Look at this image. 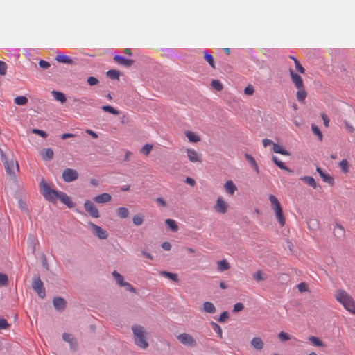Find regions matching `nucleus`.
Returning <instances> with one entry per match:
<instances>
[{
	"instance_id": "nucleus-1",
	"label": "nucleus",
	"mask_w": 355,
	"mask_h": 355,
	"mask_svg": "<svg viewBox=\"0 0 355 355\" xmlns=\"http://www.w3.org/2000/svg\"><path fill=\"white\" fill-rule=\"evenodd\" d=\"M40 187L42 189V195L46 200L53 204H55L57 202V199L58 198L68 208H73L75 207V203L67 193L51 189L43 179L40 182Z\"/></svg>"
},
{
	"instance_id": "nucleus-2",
	"label": "nucleus",
	"mask_w": 355,
	"mask_h": 355,
	"mask_svg": "<svg viewBox=\"0 0 355 355\" xmlns=\"http://www.w3.org/2000/svg\"><path fill=\"white\" fill-rule=\"evenodd\" d=\"M134 336L135 344L139 348L145 349L149 346L146 339L147 332L144 327L141 325H134L132 327Z\"/></svg>"
},
{
	"instance_id": "nucleus-3",
	"label": "nucleus",
	"mask_w": 355,
	"mask_h": 355,
	"mask_svg": "<svg viewBox=\"0 0 355 355\" xmlns=\"http://www.w3.org/2000/svg\"><path fill=\"white\" fill-rule=\"evenodd\" d=\"M337 300L343 304L344 307L350 313L355 314V302L353 299L347 295V293L341 291L339 292Z\"/></svg>"
},
{
	"instance_id": "nucleus-4",
	"label": "nucleus",
	"mask_w": 355,
	"mask_h": 355,
	"mask_svg": "<svg viewBox=\"0 0 355 355\" xmlns=\"http://www.w3.org/2000/svg\"><path fill=\"white\" fill-rule=\"evenodd\" d=\"M177 339L184 345L189 347H196L197 342L193 337L187 333H182L177 336Z\"/></svg>"
},
{
	"instance_id": "nucleus-5",
	"label": "nucleus",
	"mask_w": 355,
	"mask_h": 355,
	"mask_svg": "<svg viewBox=\"0 0 355 355\" xmlns=\"http://www.w3.org/2000/svg\"><path fill=\"white\" fill-rule=\"evenodd\" d=\"M88 225L92 233L100 239H105L108 237V232L101 227L94 224L91 221L88 223Z\"/></svg>"
},
{
	"instance_id": "nucleus-6",
	"label": "nucleus",
	"mask_w": 355,
	"mask_h": 355,
	"mask_svg": "<svg viewBox=\"0 0 355 355\" xmlns=\"http://www.w3.org/2000/svg\"><path fill=\"white\" fill-rule=\"evenodd\" d=\"M32 287L33 290L37 292L38 296L40 298L44 299L45 297V288L44 286L43 282L39 277L33 278Z\"/></svg>"
},
{
	"instance_id": "nucleus-7",
	"label": "nucleus",
	"mask_w": 355,
	"mask_h": 355,
	"mask_svg": "<svg viewBox=\"0 0 355 355\" xmlns=\"http://www.w3.org/2000/svg\"><path fill=\"white\" fill-rule=\"evenodd\" d=\"M78 173L72 168H66L63 171L62 178L65 182H71L78 178Z\"/></svg>"
},
{
	"instance_id": "nucleus-8",
	"label": "nucleus",
	"mask_w": 355,
	"mask_h": 355,
	"mask_svg": "<svg viewBox=\"0 0 355 355\" xmlns=\"http://www.w3.org/2000/svg\"><path fill=\"white\" fill-rule=\"evenodd\" d=\"M84 208L88 214L93 218H99L100 214L98 209L89 200H85L84 202Z\"/></svg>"
},
{
	"instance_id": "nucleus-9",
	"label": "nucleus",
	"mask_w": 355,
	"mask_h": 355,
	"mask_svg": "<svg viewBox=\"0 0 355 355\" xmlns=\"http://www.w3.org/2000/svg\"><path fill=\"white\" fill-rule=\"evenodd\" d=\"M15 166H16L17 170L19 169L18 162H16L14 163L13 160L10 159V161L8 162V164H6L4 166V168L6 169V173L10 176V179L15 182H17V177L15 173Z\"/></svg>"
},
{
	"instance_id": "nucleus-10",
	"label": "nucleus",
	"mask_w": 355,
	"mask_h": 355,
	"mask_svg": "<svg viewBox=\"0 0 355 355\" xmlns=\"http://www.w3.org/2000/svg\"><path fill=\"white\" fill-rule=\"evenodd\" d=\"M67 301L62 297H55L53 300V305L56 311L62 312L67 307Z\"/></svg>"
},
{
	"instance_id": "nucleus-11",
	"label": "nucleus",
	"mask_w": 355,
	"mask_h": 355,
	"mask_svg": "<svg viewBox=\"0 0 355 355\" xmlns=\"http://www.w3.org/2000/svg\"><path fill=\"white\" fill-rule=\"evenodd\" d=\"M228 206L222 197L218 198L216 203L214 205V209L220 214H225L227 211Z\"/></svg>"
},
{
	"instance_id": "nucleus-12",
	"label": "nucleus",
	"mask_w": 355,
	"mask_h": 355,
	"mask_svg": "<svg viewBox=\"0 0 355 355\" xmlns=\"http://www.w3.org/2000/svg\"><path fill=\"white\" fill-rule=\"evenodd\" d=\"M290 76L292 80V82L295 85V86L297 88H303L304 87V83L302 77L294 72V71L292 69H289Z\"/></svg>"
},
{
	"instance_id": "nucleus-13",
	"label": "nucleus",
	"mask_w": 355,
	"mask_h": 355,
	"mask_svg": "<svg viewBox=\"0 0 355 355\" xmlns=\"http://www.w3.org/2000/svg\"><path fill=\"white\" fill-rule=\"evenodd\" d=\"M114 60L117 64L125 66L126 67L132 66L135 62L133 60L127 59L126 58L119 55H116L114 57Z\"/></svg>"
},
{
	"instance_id": "nucleus-14",
	"label": "nucleus",
	"mask_w": 355,
	"mask_h": 355,
	"mask_svg": "<svg viewBox=\"0 0 355 355\" xmlns=\"http://www.w3.org/2000/svg\"><path fill=\"white\" fill-rule=\"evenodd\" d=\"M40 155L44 160L51 161L53 158L54 153L51 148H48L42 149L40 151Z\"/></svg>"
},
{
	"instance_id": "nucleus-15",
	"label": "nucleus",
	"mask_w": 355,
	"mask_h": 355,
	"mask_svg": "<svg viewBox=\"0 0 355 355\" xmlns=\"http://www.w3.org/2000/svg\"><path fill=\"white\" fill-rule=\"evenodd\" d=\"M112 196L107 193H101L94 198V201L97 203H106L111 200Z\"/></svg>"
},
{
	"instance_id": "nucleus-16",
	"label": "nucleus",
	"mask_w": 355,
	"mask_h": 355,
	"mask_svg": "<svg viewBox=\"0 0 355 355\" xmlns=\"http://www.w3.org/2000/svg\"><path fill=\"white\" fill-rule=\"evenodd\" d=\"M187 154L189 159L192 162H201L202 159H200L198 154L193 149H187Z\"/></svg>"
},
{
	"instance_id": "nucleus-17",
	"label": "nucleus",
	"mask_w": 355,
	"mask_h": 355,
	"mask_svg": "<svg viewBox=\"0 0 355 355\" xmlns=\"http://www.w3.org/2000/svg\"><path fill=\"white\" fill-rule=\"evenodd\" d=\"M55 60L60 63L67 64H73L74 61L68 55L58 54L55 58Z\"/></svg>"
},
{
	"instance_id": "nucleus-18",
	"label": "nucleus",
	"mask_w": 355,
	"mask_h": 355,
	"mask_svg": "<svg viewBox=\"0 0 355 355\" xmlns=\"http://www.w3.org/2000/svg\"><path fill=\"white\" fill-rule=\"evenodd\" d=\"M275 211V216L279 221L281 227H283L285 225L286 220L283 214V209L282 207H279L277 209H274Z\"/></svg>"
},
{
	"instance_id": "nucleus-19",
	"label": "nucleus",
	"mask_w": 355,
	"mask_h": 355,
	"mask_svg": "<svg viewBox=\"0 0 355 355\" xmlns=\"http://www.w3.org/2000/svg\"><path fill=\"white\" fill-rule=\"evenodd\" d=\"M251 345L257 350H261L263 347V342L259 337H254L251 340Z\"/></svg>"
},
{
	"instance_id": "nucleus-20",
	"label": "nucleus",
	"mask_w": 355,
	"mask_h": 355,
	"mask_svg": "<svg viewBox=\"0 0 355 355\" xmlns=\"http://www.w3.org/2000/svg\"><path fill=\"white\" fill-rule=\"evenodd\" d=\"M159 274L161 276L166 277V278L173 281L174 282L177 283L179 282L178 276L175 273L163 270V271H161Z\"/></svg>"
},
{
	"instance_id": "nucleus-21",
	"label": "nucleus",
	"mask_w": 355,
	"mask_h": 355,
	"mask_svg": "<svg viewBox=\"0 0 355 355\" xmlns=\"http://www.w3.org/2000/svg\"><path fill=\"white\" fill-rule=\"evenodd\" d=\"M224 187L225 191L230 195H233L237 189L236 187L232 180L227 181Z\"/></svg>"
},
{
	"instance_id": "nucleus-22",
	"label": "nucleus",
	"mask_w": 355,
	"mask_h": 355,
	"mask_svg": "<svg viewBox=\"0 0 355 355\" xmlns=\"http://www.w3.org/2000/svg\"><path fill=\"white\" fill-rule=\"evenodd\" d=\"M51 94L56 101H60L61 103L66 102L67 98L64 93L53 90L51 92Z\"/></svg>"
},
{
	"instance_id": "nucleus-23",
	"label": "nucleus",
	"mask_w": 355,
	"mask_h": 355,
	"mask_svg": "<svg viewBox=\"0 0 355 355\" xmlns=\"http://www.w3.org/2000/svg\"><path fill=\"white\" fill-rule=\"evenodd\" d=\"M165 224L167 226V227L173 232H177L179 230L177 223L173 219H166L165 221Z\"/></svg>"
},
{
	"instance_id": "nucleus-24",
	"label": "nucleus",
	"mask_w": 355,
	"mask_h": 355,
	"mask_svg": "<svg viewBox=\"0 0 355 355\" xmlns=\"http://www.w3.org/2000/svg\"><path fill=\"white\" fill-rule=\"evenodd\" d=\"M302 181L308 184L309 186L312 187L314 189L318 187V184L313 177L311 176H304L300 178Z\"/></svg>"
},
{
	"instance_id": "nucleus-25",
	"label": "nucleus",
	"mask_w": 355,
	"mask_h": 355,
	"mask_svg": "<svg viewBox=\"0 0 355 355\" xmlns=\"http://www.w3.org/2000/svg\"><path fill=\"white\" fill-rule=\"evenodd\" d=\"M245 157L246 160L250 164L251 166L256 171L257 173H259V167L254 158L251 155L248 153L245 154Z\"/></svg>"
},
{
	"instance_id": "nucleus-26",
	"label": "nucleus",
	"mask_w": 355,
	"mask_h": 355,
	"mask_svg": "<svg viewBox=\"0 0 355 355\" xmlns=\"http://www.w3.org/2000/svg\"><path fill=\"white\" fill-rule=\"evenodd\" d=\"M272 161L279 168L281 169L285 170L289 173H293V170L288 168L284 162L280 161L276 156L272 157Z\"/></svg>"
},
{
	"instance_id": "nucleus-27",
	"label": "nucleus",
	"mask_w": 355,
	"mask_h": 355,
	"mask_svg": "<svg viewBox=\"0 0 355 355\" xmlns=\"http://www.w3.org/2000/svg\"><path fill=\"white\" fill-rule=\"evenodd\" d=\"M203 309L205 312L209 313H214L216 311V309L214 304L210 302H205L203 304Z\"/></svg>"
},
{
	"instance_id": "nucleus-28",
	"label": "nucleus",
	"mask_w": 355,
	"mask_h": 355,
	"mask_svg": "<svg viewBox=\"0 0 355 355\" xmlns=\"http://www.w3.org/2000/svg\"><path fill=\"white\" fill-rule=\"evenodd\" d=\"M273 151L283 155H290V153L279 144H273Z\"/></svg>"
},
{
	"instance_id": "nucleus-29",
	"label": "nucleus",
	"mask_w": 355,
	"mask_h": 355,
	"mask_svg": "<svg viewBox=\"0 0 355 355\" xmlns=\"http://www.w3.org/2000/svg\"><path fill=\"white\" fill-rule=\"evenodd\" d=\"M185 135L190 142L196 143L200 141V137L193 132L187 131Z\"/></svg>"
},
{
	"instance_id": "nucleus-30",
	"label": "nucleus",
	"mask_w": 355,
	"mask_h": 355,
	"mask_svg": "<svg viewBox=\"0 0 355 355\" xmlns=\"http://www.w3.org/2000/svg\"><path fill=\"white\" fill-rule=\"evenodd\" d=\"M112 274V276L114 277V279L116 280V283L120 286H123V284H125L126 282L123 280V277L120 273H119L116 270H114Z\"/></svg>"
},
{
	"instance_id": "nucleus-31",
	"label": "nucleus",
	"mask_w": 355,
	"mask_h": 355,
	"mask_svg": "<svg viewBox=\"0 0 355 355\" xmlns=\"http://www.w3.org/2000/svg\"><path fill=\"white\" fill-rule=\"evenodd\" d=\"M38 244V241L34 236H30L28 238V245L31 249L32 254H35L36 245Z\"/></svg>"
},
{
	"instance_id": "nucleus-32",
	"label": "nucleus",
	"mask_w": 355,
	"mask_h": 355,
	"mask_svg": "<svg viewBox=\"0 0 355 355\" xmlns=\"http://www.w3.org/2000/svg\"><path fill=\"white\" fill-rule=\"evenodd\" d=\"M204 59L209 64V65L213 68L216 69L214 58L212 55L208 53L207 51H204Z\"/></svg>"
},
{
	"instance_id": "nucleus-33",
	"label": "nucleus",
	"mask_w": 355,
	"mask_h": 355,
	"mask_svg": "<svg viewBox=\"0 0 355 355\" xmlns=\"http://www.w3.org/2000/svg\"><path fill=\"white\" fill-rule=\"evenodd\" d=\"M217 264L218 269L221 272L228 270L230 267L229 263L225 259L218 261Z\"/></svg>"
},
{
	"instance_id": "nucleus-34",
	"label": "nucleus",
	"mask_w": 355,
	"mask_h": 355,
	"mask_svg": "<svg viewBox=\"0 0 355 355\" xmlns=\"http://www.w3.org/2000/svg\"><path fill=\"white\" fill-rule=\"evenodd\" d=\"M106 76L112 80H119L120 72L116 69H110L107 71Z\"/></svg>"
},
{
	"instance_id": "nucleus-35",
	"label": "nucleus",
	"mask_w": 355,
	"mask_h": 355,
	"mask_svg": "<svg viewBox=\"0 0 355 355\" xmlns=\"http://www.w3.org/2000/svg\"><path fill=\"white\" fill-rule=\"evenodd\" d=\"M298 91L297 92V99L300 102H303L307 96V93L304 89V87L303 88H297Z\"/></svg>"
},
{
	"instance_id": "nucleus-36",
	"label": "nucleus",
	"mask_w": 355,
	"mask_h": 355,
	"mask_svg": "<svg viewBox=\"0 0 355 355\" xmlns=\"http://www.w3.org/2000/svg\"><path fill=\"white\" fill-rule=\"evenodd\" d=\"M118 216L121 218H125L128 216L129 211L125 207H119L116 210Z\"/></svg>"
},
{
	"instance_id": "nucleus-37",
	"label": "nucleus",
	"mask_w": 355,
	"mask_h": 355,
	"mask_svg": "<svg viewBox=\"0 0 355 355\" xmlns=\"http://www.w3.org/2000/svg\"><path fill=\"white\" fill-rule=\"evenodd\" d=\"M320 177L324 182H327L331 186L334 185V178L332 176H331L329 174L324 173L323 174H321Z\"/></svg>"
},
{
	"instance_id": "nucleus-38",
	"label": "nucleus",
	"mask_w": 355,
	"mask_h": 355,
	"mask_svg": "<svg viewBox=\"0 0 355 355\" xmlns=\"http://www.w3.org/2000/svg\"><path fill=\"white\" fill-rule=\"evenodd\" d=\"M269 200L271 202V205L273 209L281 207V204L279 203L278 199L273 195H270Z\"/></svg>"
},
{
	"instance_id": "nucleus-39",
	"label": "nucleus",
	"mask_w": 355,
	"mask_h": 355,
	"mask_svg": "<svg viewBox=\"0 0 355 355\" xmlns=\"http://www.w3.org/2000/svg\"><path fill=\"white\" fill-rule=\"evenodd\" d=\"M14 102L17 105H24L28 103V98L26 96H19L15 98Z\"/></svg>"
},
{
	"instance_id": "nucleus-40",
	"label": "nucleus",
	"mask_w": 355,
	"mask_h": 355,
	"mask_svg": "<svg viewBox=\"0 0 355 355\" xmlns=\"http://www.w3.org/2000/svg\"><path fill=\"white\" fill-rule=\"evenodd\" d=\"M309 340L310 342L314 345L315 346H318V347H324L325 346L324 343L321 341L318 337L316 336H311L309 337Z\"/></svg>"
},
{
	"instance_id": "nucleus-41",
	"label": "nucleus",
	"mask_w": 355,
	"mask_h": 355,
	"mask_svg": "<svg viewBox=\"0 0 355 355\" xmlns=\"http://www.w3.org/2000/svg\"><path fill=\"white\" fill-rule=\"evenodd\" d=\"M253 278L257 282L263 281L267 279V276L262 273L261 270H258L253 275Z\"/></svg>"
},
{
	"instance_id": "nucleus-42",
	"label": "nucleus",
	"mask_w": 355,
	"mask_h": 355,
	"mask_svg": "<svg viewBox=\"0 0 355 355\" xmlns=\"http://www.w3.org/2000/svg\"><path fill=\"white\" fill-rule=\"evenodd\" d=\"M334 233L335 236L338 238L343 236L344 234V231H343V227L338 224H336V225L335 226V227L334 229Z\"/></svg>"
},
{
	"instance_id": "nucleus-43",
	"label": "nucleus",
	"mask_w": 355,
	"mask_h": 355,
	"mask_svg": "<svg viewBox=\"0 0 355 355\" xmlns=\"http://www.w3.org/2000/svg\"><path fill=\"white\" fill-rule=\"evenodd\" d=\"M102 110L106 112H109L114 115H118L119 114V111L116 110L114 107L110 105H103L102 107Z\"/></svg>"
},
{
	"instance_id": "nucleus-44",
	"label": "nucleus",
	"mask_w": 355,
	"mask_h": 355,
	"mask_svg": "<svg viewBox=\"0 0 355 355\" xmlns=\"http://www.w3.org/2000/svg\"><path fill=\"white\" fill-rule=\"evenodd\" d=\"M211 87L216 91L220 92L223 89V86L221 82L218 80H213L211 83Z\"/></svg>"
},
{
	"instance_id": "nucleus-45",
	"label": "nucleus",
	"mask_w": 355,
	"mask_h": 355,
	"mask_svg": "<svg viewBox=\"0 0 355 355\" xmlns=\"http://www.w3.org/2000/svg\"><path fill=\"white\" fill-rule=\"evenodd\" d=\"M311 129L313 132L318 136L320 141H322L323 135L320 128L314 124H312Z\"/></svg>"
},
{
	"instance_id": "nucleus-46",
	"label": "nucleus",
	"mask_w": 355,
	"mask_h": 355,
	"mask_svg": "<svg viewBox=\"0 0 355 355\" xmlns=\"http://www.w3.org/2000/svg\"><path fill=\"white\" fill-rule=\"evenodd\" d=\"M210 324L213 329V330L218 334V335L219 336V337L221 338H222V329H221V327H220V325H218L217 323L214 322H210Z\"/></svg>"
},
{
	"instance_id": "nucleus-47",
	"label": "nucleus",
	"mask_w": 355,
	"mask_h": 355,
	"mask_svg": "<svg viewBox=\"0 0 355 355\" xmlns=\"http://www.w3.org/2000/svg\"><path fill=\"white\" fill-rule=\"evenodd\" d=\"M339 166L345 173H347L349 171V164L346 159H343L340 162Z\"/></svg>"
},
{
	"instance_id": "nucleus-48",
	"label": "nucleus",
	"mask_w": 355,
	"mask_h": 355,
	"mask_svg": "<svg viewBox=\"0 0 355 355\" xmlns=\"http://www.w3.org/2000/svg\"><path fill=\"white\" fill-rule=\"evenodd\" d=\"M152 148H153V146L152 145H150V144H146V145H144L141 148L140 152H141V153H142V154H144L145 155H148L150 153V152L152 150Z\"/></svg>"
},
{
	"instance_id": "nucleus-49",
	"label": "nucleus",
	"mask_w": 355,
	"mask_h": 355,
	"mask_svg": "<svg viewBox=\"0 0 355 355\" xmlns=\"http://www.w3.org/2000/svg\"><path fill=\"white\" fill-rule=\"evenodd\" d=\"M8 283V278L6 274L0 272V286H5Z\"/></svg>"
},
{
	"instance_id": "nucleus-50",
	"label": "nucleus",
	"mask_w": 355,
	"mask_h": 355,
	"mask_svg": "<svg viewBox=\"0 0 355 355\" xmlns=\"http://www.w3.org/2000/svg\"><path fill=\"white\" fill-rule=\"evenodd\" d=\"M144 219L139 215H135L132 218V222L135 225H141L143 223Z\"/></svg>"
},
{
	"instance_id": "nucleus-51",
	"label": "nucleus",
	"mask_w": 355,
	"mask_h": 355,
	"mask_svg": "<svg viewBox=\"0 0 355 355\" xmlns=\"http://www.w3.org/2000/svg\"><path fill=\"white\" fill-rule=\"evenodd\" d=\"M278 338L282 341H286L291 339L290 335L284 331H281L278 335Z\"/></svg>"
},
{
	"instance_id": "nucleus-52",
	"label": "nucleus",
	"mask_w": 355,
	"mask_h": 355,
	"mask_svg": "<svg viewBox=\"0 0 355 355\" xmlns=\"http://www.w3.org/2000/svg\"><path fill=\"white\" fill-rule=\"evenodd\" d=\"M87 83L91 86L96 85L99 83V80L94 76H89L87 78Z\"/></svg>"
},
{
	"instance_id": "nucleus-53",
	"label": "nucleus",
	"mask_w": 355,
	"mask_h": 355,
	"mask_svg": "<svg viewBox=\"0 0 355 355\" xmlns=\"http://www.w3.org/2000/svg\"><path fill=\"white\" fill-rule=\"evenodd\" d=\"M32 132L34 134L38 135L43 138H46L48 135L45 131H44L42 130H40V129H36V128H33L32 130Z\"/></svg>"
},
{
	"instance_id": "nucleus-54",
	"label": "nucleus",
	"mask_w": 355,
	"mask_h": 355,
	"mask_svg": "<svg viewBox=\"0 0 355 355\" xmlns=\"http://www.w3.org/2000/svg\"><path fill=\"white\" fill-rule=\"evenodd\" d=\"M7 71V64L5 62L0 60V75L4 76L6 75Z\"/></svg>"
},
{
	"instance_id": "nucleus-55",
	"label": "nucleus",
	"mask_w": 355,
	"mask_h": 355,
	"mask_svg": "<svg viewBox=\"0 0 355 355\" xmlns=\"http://www.w3.org/2000/svg\"><path fill=\"white\" fill-rule=\"evenodd\" d=\"M228 317H229L228 312L225 311L223 313H221L220 315L219 316V318H218L217 320L219 322H225L226 321V320L228 318Z\"/></svg>"
},
{
	"instance_id": "nucleus-56",
	"label": "nucleus",
	"mask_w": 355,
	"mask_h": 355,
	"mask_svg": "<svg viewBox=\"0 0 355 355\" xmlns=\"http://www.w3.org/2000/svg\"><path fill=\"white\" fill-rule=\"evenodd\" d=\"M0 155H1V160L3 163L4 166L6 164H8V162L10 161L8 159V157L6 155L5 153L3 151V150L1 148H0Z\"/></svg>"
},
{
	"instance_id": "nucleus-57",
	"label": "nucleus",
	"mask_w": 355,
	"mask_h": 355,
	"mask_svg": "<svg viewBox=\"0 0 355 355\" xmlns=\"http://www.w3.org/2000/svg\"><path fill=\"white\" fill-rule=\"evenodd\" d=\"M10 324L8 321L4 318L0 319V330L6 329L9 327Z\"/></svg>"
},
{
	"instance_id": "nucleus-58",
	"label": "nucleus",
	"mask_w": 355,
	"mask_h": 355,
	"mask_svg": "<svg viewBox=\"0 0 355 355\" xmlns=\"http://www.w3.org/2000/svg\"><path fill=\"white\" fill-rule=\"evenodd\" d=\"M122 287H125V289L131 293H137V290L135 288H134L130 283L125 282L123 284V286Z\"/></svg>"
},
{
	"instance_id": "nucleus-59",
	"label": "nucleus",
	"mask_w": 355,
	"mask_h": 355,
	"mask_svg": "<svg viewBox=\"0 0 355 355\" xmlns=\"http://www.w3.org/2000/svg\"><path fill=\"white\" fill-rule=\"evenodd\" d=\"M39 66L42 69H47L49 67H50L51 64L49 62L40 60L39 61Z\"/></svg>"
},
{
	"instance_id": "nucleus-60",
	"label": "nucleus",
	"mask_w": 355,
	"mask_h": 355,
	"mask_svg": "<svg viewBox=\"0 0 355 355\" xmlns=\"http://www.w3.org/2000/svg\"><path fill=\"white\" fill-rule=\"evenodd\" d=\"M254 92V87L251 85H248L244 89V94L248 96L252 95Z\"/></svg>"
},
{
	"instance_id": "nucleus-61",
	"label": "nucleus",
	"mask_w": 355,
	"mask_h": 355,
	"mask_svg": "<svg viewBox=\"0 0 355 355\" xmlns=\"http://www.w3.org/2000/svg\"><path fill=\"white\" fill-rule=\"evenodd\" d=\"M297 288L300 292H305L308 291V286L304 282H301L297 285Z\"/></svg>"
},
{
	"instance_id": "nucleus-62",
	"label": "nucleus",
	"mask_w": 355,
	"mask_h": 355,
	"mask_svg": "<svg viewBox=\"0 0 355 355\" xmlns=\"http://www.w3.org/2000/svg\"><path fill=\"white\" fill-rule=\"evenodd\" d=\"M243 309H244V305L241 302H238L234 304V308H233V312L236 313V312L242 311Z\"/></svg>"
},
{
	"instance_id": "nucleus-63",
	"label": "nucleus",
	"mask_w": 355,
	"mask_h": 355,
	"mask_svg": "<svg viewBox=\"0 0 355 355\" xmlns=\"http://www.w3.org/2000/svg\"><path fill=\"white\" fill-rule=\"evenodd\" d=\"M295 68L296 70L300 72V73H305V69L302 66V64L300 63L299 61H295Z\"/></svg>"
},
{
	"instance_id": "nucleus-64",
	"label": "nucleus",
	"mask_w": 355,
	"mask_h": 355,
	"mask_svg": "<svg viewBox=\"0 0 355 355\" xmlns=\"http://www.w3.org/2000/svg\"><path fill=\"white\" fill-rule=\"evenodd\" d=\"M62 339L66 342L71 343V340H73V338L71 334L68 333H64L62 334Z\"/></svg>"
}]
</instances>
